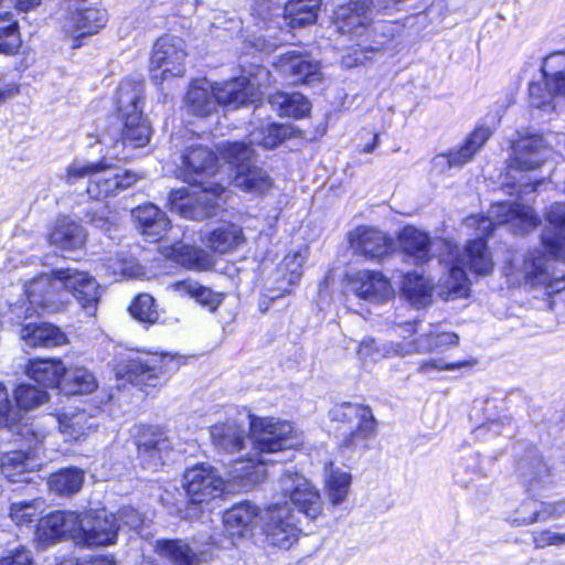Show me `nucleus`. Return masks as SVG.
I'll list each match as a JSON object with an SVG mask.
<instances>
[{
	"label": "nucleus",
	"mask_w": 565,
	"mask_h": 565,
	"mask_svg": "<svg viewBox=\"0 0 565 565\" xmlns=\"http://www.w3.org/2000/svg\"><path fill=\"white\" fill-rule=\"evenodd\" d=\"M252 451L247 458L233 462L232 480L242 489H249L266 478L268 463L281 462L285 450L295 449L301 437L291 423L270 417H253L249 423Z\"/></svg>",
	"instance_id": "f257e3e1"
},
{
	"label": "nucleus",
	"mask_w": 565,
	"mask_h": 565,
	"mask_svg": "<svg viewBox=\"0 0 565 565\" xmlns=\"http://www.w3.org/2000/svg\"><path fill=\"white\" fill-rule=\"evenodd\" d=\"M510 225L516 233L523 234L539 224L534 210L524 204L497 202L490 206L487 216L471 215L463 222V227L475 230L476 238L467 243L463 253L458 249L461 266L480 276L489 275L494 267L492 254L484 238H488L497 225Z\"/></svg>",
	"instance_id": "f03ea898"
},
{
	"label": "nucleus",
	"mask_w": 565,
	"mask_h": 565,
	"mask_svg": "<svg viewBox=\"0 0 565 565\" xmlns=\"http://www.w3.org/2000/svg\"><path fill=\"white\" fill-rule=\"evenodd\" d=\"M257 87L250 78L238 77L222 85H213L207 79H196L185 96L189 110L195 116H209L218 105L227 108H238L254 102Z\"/></svg>",
	"instance_id": "7ed1b4c3"
},
{
	"label": "nucleus",
	"mask_w": 565,
	"mask_h": 565,
	"mask_svg": "<svg viewBox=\"0 0 565 565\" xmlns=\"http://www.w3.org/2000/svg\"><path fill=\"white\" fill-rule=\"evenodd\" d=\"M507 277L513 284H527L543 288L550 297V308L565 316V276L554 278L547 268V258L541 250H533L522 258L514 256L504 268Z\"/></svg>",
	"instance_id": "20e7f679"
},
{
	"label": "nucleus",
	"mask_w": 565,
	"mask_h": 565,
	"mask_svg": "<svg viewBox=\"0 0 565 565\" xmlns=\"http://www.w3.org/2000/svg\"><path fill=\"white\" fill-rule=\"evenodd\" d=\"M83 178L89 179L87 185L88 195L92 199L100 200L110 195H117L135 184L139 177L118 167L108 166L103 161L96 163L85 161L72 162L66 169V182L74 184Z\"/></svg>",
	"instance_id": "39448f33"
},
{
	"label": "nucleus",
	"mask_w": 565,
	"mask_h": 565,
	"mask_svg": "<svg viewBox=\"0 0 565 565\" xmlns=\"http://www.w3.org/2000/svg\"><path fill=\"white\" fill-rule=\"evenodd\" d=\"M143 84L122 81L117 90V108L122 120L121 141L132 148L145 147L151 136V127L142 115Z\"/></svg>",
	"instance_id": "423d86ee"
},
{
	"label": "nucleus",
	"mask_w": 565,
	"mask_h": 565,
	"mask_svg": "<svg viewBox=\"0 0 565 565\" xmlns=\"http://www.w3.org/2000/svg\"><path fill=\"white\" fill-rule=\"evenodd\" d=\"M231 191L221 184L200 185L198 190L189 188L171 191L169 207L180 216L193 221H203L215 216L223 210L230 199Z\"/></svg>",
	"instance_id": "0eeeda50"
},
{
	"label": "nucleus",
	"mask_w": 565,
	"mask_h": 565,
	"mask_svg": "<svg viewBox=\"0 0 565 565\" xmlns=\"http://www.w3.org/2000/svg\"><path fill=\"white\" fill-rule=\"evenodd\" d=\"M222 160L235 169L233 184L249 193L264 194L273 188V180L262 168L250 164L254 150L245 142H227L220 148Z\"/></svg>",
	"instance_id": "6e6552de"
},
{
	"label": "nucleus",
	"mask_w": 565,
	"mask_h": 565,
	"mask_svg": "<svg viewBox=\"0 0 565 565\" xmlns=\"http://www.w3.org/2000/svg\"><path fill=\"white\" fill-rule=\"evenodd\" d=\"M178 362L170 354H129L119 359L114 367L117 377L125 379L136 386L154 387L161 375L174 372Z\"/></svg>",
	"instance_id": "1a4fd4ad"
},
{
	"label": "nucleus",
	"mask_w": 565,
	"mask_h": 565,
	"mask_svg": "<svg viewBox=\"0 0 565 565\" xmlns=\"http://www.w3.org/2000/svg\"><path fill=\"white\" fill-rule=\"evenodd\" d=\"M26 303L13 305L12 312L20 318V311H24L25 318L34 313H54L66 308L68 300L66 292L62 290L60 278H56L54 270L51 274H42L31 279L24 286Z\"/></svg>",
	"instance_id": "9d476101"
},
{
	"label": "nucleus",
	"mask_w": 565,
	"mask_h": 565,
	"mask_svg": "<svg viewBox=\"0 0 565 565\" xmlns=\"http://www.w3.org/2000/svg\"><path fill=\"white\" fill-rule=\"evenodd\" d=\"M385 7L379 0H350L348 3L339 4L333 12V23L339 33L349 35L358 43L362 42L365 34H369L372 22L373 10H386L398 2L386 0Z\"/></svg>",
	"instance_id": "9b49d317"
},
{
	"label": "nucleus",
	"mask_w": 565,
	"mask_h": 565,
	"mask_svg": "<svg viewBox=\"0 0 565 565\" xmlns=\"http://www.w3.org/2000/svg\"><path fill=\"white\" fill-rule=\"evenodd\" d=\"M515 473L532 498L542 495L557 484L554 466L536 448L529 449L518 461Z\"/></svg>",
	"instance_id": "f8f14e48"
},
{
	"label": "nucleus",
	"mask_w": 565,
	"mask_h": 565,
	"mask_svg": "<svg viewBox=\"0 0 565 565\" xmlns=\"http://www.w3.org/2000/svg\"><path fill=\"white\" fill-rule=\"evenodd\" d=\"M260 523L267 542L273 546L290 548L300 534V520L288 503L266 509L260 514Z\"/></svg>",
	"instance_id": "ddd939ff"
},
{
	"label": "nucleus",
	"mask_w": 565,
	"mask_h": 565,
	"mask_svg": "<svg viewBox=\"0 0 565 565\" xmlns=\"http://www.w3.org/2000/svg\"><path fill=\"white\" fill-rule=\"evenodd\" d=\"M278 488L298 514L313 521L322 513L320 492L305 476L287 470L279 478Z\"/></svg>",
	"instance_id": "4468645a"
},
{
	"label": "nucleus",
	"mask_w": 565,
	"mask_h": 565,
	"mask_svg": "<svg viewBox=\"0 0 565 565\" xmlns=\"http://www.w3.org/2000/svg\"><path fill=\"white\" fill-rule=\"evenodd\" d=\"M416 320H394L391 330L394 334L401 335L406 340L412 337L417 328ZM358 359L364 364H374L383 359L409 355L406 341H387L379 343L374 338L365 337L356 348Z\"/></svg>",
	"instance_id": "2eb2a0df"
},
{
	"label": "nucleus",
	"mask_w": 565,
	"mask_h": 565,
	"mask_svg": "<svg viewBox=\"0 0 565 565\" xmlns=\"http://www.w3.org/2000/svg\"><path fill=\"white\" fill-rule=\"evenodd\" d=\"M330 418L350 429L344 438L347 447H365V443L375 434L376 422L372 411L361 404L343 403L329 412Z\"/></svg>",
	"instance_id": "dca6fc26"
},
{
	"label": "nucleus",
	"mask_w": 565,
	"mask_h": 565,
	"mask_svg": "<svg viewBox=\"0 0 565 565\" xmlns=\"http://www.w3.org/2000/svg\"><path fill=\"white\" fill-rule=\"evenodd\" d=\"M186 52L182 39L164 35L157 40L150 57L152 79L158 83L168 77L183 76Z\"/></svg>",
	"instance_id": "f3484780"
},
{
	"label": "nucleus",
	"mask_w": 565,
	"mask_h": 565,
	"mask_svg": "<svg viewBox=\"0 0 565 565\" xmlns=\"http://www.w3.org/2000/svg\"><path fill=\"white\" fill-rule=\"evenodd\" d=\"M54 275L60 278V285L66 292L67 300L71 294L88 315H95L104 292V288L95 277L75 268L55 269Z\"/></svg>",
	"instance_id": "a211bd4d"
},
{
	"label": "nucleus",
	"mask_w": 565,
	"mask_h": 565,
	"mask_svg": "<svg viewBox=\"0 0 565 565\" xmlns=\"http://www.w3.org/2000/svg\"><path fill=\"white\" fill-rule=\"evenodd\" d=\"M443 252L439 263L445 264L446 273L439 278L437 292L445 300L467 298L469 296V279L458 258V246L450 239H441Z\"/></svg>",
	"instance_id": "6ab92c4d"
},
{
	"label": "nucleus",
	"mask_w": 565,
	"mask_h": 565,
	"mask_svg": "<svg viewBox=\"0 0 565 565\" xmlns=\"http://www.w3.org/2000/svg\"><path fill=\"white\" fill-rule=\"evenodd\" d=\"M138 459L143 468L158 470L166 463L172 444L164 431L154 426L138 425L134 431Z\"/></svg>",
	"instance_id": "aec40b11"
},
{
	"label": "nucleus",
	"mask_w": 565,
	"mask_h": 565,
	"mask_svg": "<svg viewBox=\"0 0 565 565\" xmlns=\"http://www.w3.org/2000/svg\"><path fill=\"white\" fill-rule=\"evenodd\" d=\"M551 154V149L539 135L520 137L512 145V156L508 161L507 175L516 179V174L540 168Z\"/></svg>",
	"instance_id": "412c9836"
},
{
	"label": "nucleus",
	"mask_w": 565,
	"mask_h": 565,
	"mask_svg": "<svg viewBox=\"0 0 565 565\" xmlns=\"http://www.w3.org/2000/svg\"><path fill=\"white\" fill-rule=\"evenodd\" d=\"M403 30V25L398 22L372 21L369 34H365L362 42L358 43V47L352 50V53H348L342 57V64L349 68L363 64L369 60L367 53L381 51L391 41L399 36Z\"/></svg>",
	"instance_id": "4be33fe9"
},
{
	"label": "nucleus",
	"mask_w": 565,
	"mask_h": 565,
	"mask_svg": "<svg viewBox=\"0 0 565 565\" xmlns=\"http://www.w3.org/2000/svg\"><path fill=\"white\" fill-rule=\"evenodd\" d=\"M183 488L192 503L201 504L221 497L225 482L213 467L202 463L185 470Z\"/></svg>",
	"instance_id": "5701e85b"
},
{
	"label": "nucleus",
	"mask_w": 565,
	"mask_h": 565,
	"mask_svg": "<svg viewBox=\"0 0 565 565\" xmlns=\"http://www.w3.org/2000/svg\"><path fill=\"white\" fill-rule=\"evenodd\" d=\"M118 519L106 509L84 512L82 546H106L116 543L119 531Z\"/></svg>",
	"instance_id": "b1692460"
},
{
	"label": "nucleus",
	"mask_w": 565,
	"mask_h": 565,
	"mask_svg": "<svg viewBox=\"0 0 565 565\" xmlns=\"http://www.w3.org/2000/svg\"><path fill=\"white\" fill-rule=\"evenodd\" d=\"M492 135V130L484 125L477 126L467 137L465 143L448 153H440L433 158L436 169L444 171L451 168H460L468 163L475 154L484 146Z\"/></svg>",
	"instance_id": "393cba45"
},
{
	"label": "nucleus",
	"mask_w": 565,
	"mask_h": 565,
	"mask_svg": "<svg viewBox=\"0 0 565 565\" xmlns=\"http://www.w3.org/2000/svg\"><path fill=\"white\" fill-rule=\"evenodd\" d=\"M217 157L207 147L192 145L186 148L181 157V178L189 184H203V177L213 174L217 162Z\"/></svg>",
	"instance_id": "a878e982"
},
{
	"label": "nucleus",
	"mask_w": 565,
	"mask_h": 565,
	"mask_svg": "<svg viewBox=\"0 0 565 565\" xmlns=\"http://www.w3.org/2000/svg\"><path fill=\"white\" fill-rule=\"evenodd\" d=\"M350 245L355 254L369 259H381L394 248L393 239L376 227L359 226L350 233Z\"/></svg>",
	"instance_id": "bb28decb"
},
{
	"label": "nucleus",
	"mask_w": 565,
	"mask_h": 565,
	"mask_svg": "<svg viewBox=\"0 0 565 565\" xmlns=\"http://www.w3.org/2000/svg\"><path fill=\"white\" fill-rule=\"evenodd\" d=\"M348 282L353 294L371 302H382L394 295L388 279L380 271L359 270L348 277Z\"/></svg>",
	"instance_id": "cd10ccee"
},
{
	"label": "nucleus",
	"mask_w": 565,
	"mask_h": 565,
	"mask_svg": "<svg viewBox=\"0 0 565 565\" xmlns=\"http://www.w3.org/2000/svg\"><path fill=\"white\" fill-rule=\"evenodd\" d=\"M107 19L105 9L77 8L68 12L63 28L74 39L73 46H81V43H77L78 39L99 32L105 26Z\"/></svg>",
	"instance_id": "c85d7f7f"
},
{
	"label": "nucleus",
	"mask_w": 565,
	"mask_h": 565,
	"mask_svg": "<svg viewBox=\"0 0 565 565\" xmlns=\"http://www.w3.org/2000/svg\"><path fill=\"white\" fill-rule=\"evenodd\" d=\"M278 67L292 84L312 85L321 81L319 64L309 56L295 51L281 54Z\"/></svg>",
	"instance_id": "c756f323"
},
{
	"label": "nucleus",
	"mask_w": 565,
	"mask_h": 565,
	"mask_svg": "<svg viewBox=\"0 0 565 565\" xmlns=\"http://www.w3.org/2000/svg\"><path fill=\"white\" fill-rule=\"evenodd\" d=\"M66 441H78L86 438L97 428V422L93 414L86 409L68 408L54 416V424Z\"/></svg>",
	"instance_id": "7c9ffc66"
},
{
	"label": "nucleus",
	"mask_w": 565,
	"mask_h": 565,
	"mask_svg": "<svg viewBox=\"0 0 565 565\" xmlns=\"http://www.w3.org/2000/svg\"><path fill=\"white\" fill-rule=\"evenodd\" d=\"M307 259V248L287 254L277 269V286L268 288L266 297L274 300L290 292V288L298 284L302 276V266Z\"/></svg>",
	"instance_id": "2f4dec72"
},
{
	"label": "nucleus",
	"mask_w": 565,
	"mask_h": 565,
	"mask_svg": "<svg viewBox=\"0 0 565 565\" xmlns=\"http://www.w3.org/2000/svg\"><path fill=\"white\" fill-rule=\"evenodd\" d=\"M550 228L542 234V242L547 253L565 260V204L555 203L547 212Z\"/></svg>",
	"instance_id": "473e14b6"
},
{
	"label": "nucleus",
	"mask_w": 565,
	"mask_h": 565,
	"mask_svg": "<svg viewBox=\"0 0 565 565\" xmlns=\"http://www.w3.org/2000/svg\"><path fill=\"white\" fill-rule=\"evenodd\" d=\"M397 241L402 252L415 265H422L430 260L431 238L427 232L407 225L398 233Z\"/></svg>",
	"instance_id": "72a5a7b5"
},
{
	"label": "nucleus",
	"mask_w": 565,
	"mask_h": 565,
	"mask_svg": "<svg viewBox=\"0 0 565 565\" xmlns=\"http://www.w3.org/2000/svg\"><path fill=\"white\" fill-rule=\"evenodd\" d=\"M20 339L30 348H55L67 343L65 333L50 323H25L19 329Z\"/></svg>",
	"instance_id": "f704fd0d"
},
{
	"label": "nucleus",
	"mask_w": 565,
	"mask_h": 565,
	"mask_svg": "<svg viewBox=\"0 0 565 565\" xmlns=\"http://www.w3.org/2000/svg\"><path fill=\"white\" fill-rule=\"evenodd\" d=\"M260 514L259 509L248 501L236 504L223 516L224 531L235 543L236 539L245 535Z\"/></svg>",
	"instance_id": "c9c22d12"
},
{
	"label": "nucleus",
	"mask_w": 565,
	"mask_h": 565,
	"mask_svg": "<svg viewBox=\"0 0 565 565\" xmlns=\"http://www.w3.org/2000/svg\"><path fill=\"white\" fill-rule=\"evenodd\" d=\"M40 467L35 454L23 450L8 451L2 455L0 468L10 482H28V475Z\"/></svg>",
	"instance_id": "e433bc0d"
},
{
	"label": "nucleus",
	"mask_w": 565,
	"mask_h": 565,
	"mask_svg": "<svg viewBox=\"0 0 565 565\" xmlns=\"http://www.w3.org/2000/svg\"><path fill=\"white\" fill-rule=\"evenodd\" d=\"M131 214L142 235L152 241L160 239L170 226L166 213L151 203L134 209Z\"/></svg>",
	"instance_id": "4c0bfd02"
},
{
	"label": "nucleus",
	"mask_w": 565,
	"mask_h": 565,
	"mask_svg": "<svg viewBox=\"0 0 565 565\" xmlns=\"http://www.w3.org/2000/svg\"><path fill=\"white\" fill-rule=\"evenodd\" d=\"M51 245L62 252L82 249L86 242V233L82 225L68 218L57 220L49 235Z\"/></svg>",
	"instance_id": "58836bf2"
},
{
	"label": "nucleus",
	"mask_w": 565,
	"mask_h": 565,
	"mask_svg": "<svg viewBox=\"0 0 565 565\" xmlns=\"http://www.w3.org/2000/svg\"><path fill=\"white\" fill-rule=\"evenodd\" d=\"M210 434L213 445L220 451L232 454L244 447L245 428L235 420L213 425Z\"/></svg>",
	"instance_id": "ea45409f"
},
{
	"label": "nucleus",
	"mask_w": 565,
	"mask_h": 565,
	"mask_svg": "<svg viewBox=\"0 0 565 565\" xmlns=\"http://www.w3.org/2000/svg\"><path fill=\"white\" fill-rule=\"evenodd\" d=\"M65 366L61 360L35 359L29 362L26 374L44 387H62Z\"/></svg>",
	"instance_id": "a19ab883"
},
{
	"label": "nucleus",
	"mask_w": 565,
	"mask_h": 565,
	"mask_svg": "<svg viewBox=\"0 0 565 565\" xmlns=\"http://www.w3.org/2000/svg\"><path fill=\"white\" fill-rule=\"evenodd\" d=\"M352 476L349 471L329 462L324 467V489L333 505L343 503L350 492Z\"/></svg>",
	"instance_id": "79ce46f5"
},
{
	"label": "nucleus",
	"mask_w": 565,
	"mask_h": 565,
	"mask_svg": "<svg viewBox=\"0 0 565 565\" xmlns=\"http://www.w3.org/2000/svg\"><path fill=\"white\" fill-rule=\"evenodd\" d=\"M167 257L191 270H207L214 266V259L207 252L189 245L169 247Z\"/></svg>",
	"instance_id": "37998d69"
},
{
	"label": "nucleus",
	"mask_w": 565,
	"mask_h": 565,
	"mask_svg": "<svg viewBox=\"0 0 565 565\" xmlns=\"http://www.w3.org/2000/svg\"><path fill=\"white\" fill-rule=\"evenodd\" d=\"M486 477L478 452L470 451L459 457L452 465V480L461 488L467 489Z\"/></svg>",
	"instance_id": "c03bdc74"
},
{
	"label": "nucleus",
	"mask_w": 565,
	"mask_h": 565,
	"mask_svg": "<svg viewBox=\"0 0 565 565\" xmlns=\"http://www.w3.org/2000/svg\"><path fill=\"white\" fill-rule=\"evenodd\" d=\"M169 288L181 296L193 298L201 306L209 308L210 311H215L224 299L223 294L215 292L192 279L175 281Z\"/></svg>",
	"instance_id": "a18cd8bd"
},
{
	"label": "nucleus",
	"mask_w": 565,
	"mask_h": 565,
	"mask_svg": "<svg viewBox=\"0 0 565 565\" xmlns=\"http://www.w3.org/2000/svg\"><path fill=\"white\" fill-rule=\"evenodd\" d=\"M154 548L173 565H201L198 554L182 540H158Z\"/></svg>",
	"instance_id": "49530a36"
},
{
	"label": "nucleus",
	"mask_w": 565,
	"mask_h": 565,
	"mask_svg": "<svg viewBox=\"0 0 565 565\" xmlns=\"http://www.w3.org/2000/svg\"><path fill=\"white\" fill-rule=\"evenodd\" d=\"M97 388V381L87 369L74 366L66 369L61 390L68 395L89 394Z\"/></svg>",
	"instance_id": "de8ad7c7"
},
{
	"label": "nucleus",
	"mask_w": 565,
	"mask_h": 565,
	"mask_svg": "<svg viewBox=\"0 0 565 565\" xmlns=\"http://www.w3.org/2000/svg\"><path fill=\"white\" fill-rule=\"evenodd\" d=\"M320 0H289L285 4V17L291 28H301L316 22Z\"/></svg>",
	"instance_id": "09e8293b"
},
{
	"label": "nucleus",
	"mask_w": 565,
	"mask_h": 565,
	"mask_svg": "<svg viewBox=\"0 0 565 565\" xmlns=\"http://www.w3.org/2000/svg\"><path fill=\"white\" fill-rule=\"evenodd\" d=\"M85 473L78 468H66L49 478V488L58 495H72L78 492L84 483Z\"/></svg>",
	"instance_id": "8fccbe9b"
},
{
	"label": "nucleus",
	"mask_w": 565,
	"mask_h": 565,
	"mask_svg": "<svg viewBox=\"0 0 565 565\" xmlns=\"http://www.w3.org/2000/svg\"><path fill=\"white\" fill-rule=\"evenodd\" d=\"M434 285L417 273H408L402 281V291L415 306H426L431 298Z\"/></svg>",
	"instance_id": "3c124183"
},
{
	"label": "nucleus",
	"mask_w": 565,
	"mask_h": 565,
	"mask_svg": "<svg viewBox=\"0 0 565 565\" xmlns=\"http://www.w3.org/2000/svg\"><path fill=\"white\" fill-rule=\"evenodd\" d=\"M54 424V416L50 415L45 418L34 419L31 423L23 424L18 427V436L20 441L28 445L30 452L35 451L51 431Z\"/></svg>",
	"instance_id": "603ef678"
},
{
	"label": "nucleus",
	"mask_w": 565,
	"mask_h": 565,
	"mask_svg": "<svg viewBox=\"0 0 565 565\" xmlns=\"http://www.w3.org/2000/svg\"><path fill=\"white\" fill-rule=\"evenodd\" d=\"M406 342L409 354L429 353L444 347H456L459 343V337L454 332H430Z\"/></svg>",
	"instance_id": "864d4df0"
},
{
	"label": "nucleus",
	"mask_w": 565,
	"mask_h": 565,
	"mask_svg": "<svg viewBox=\"0 0 565 565\" xmlns=\"http://www.w3.org/2000/svg\"><path fill=\"white\" fill-rule=\"evenodd\" d=\"M99 270L105 278L116 281L120 278L137 276L139 274V266L135 259L117 253L105 258Z\"/></svg>",
	"instance_id": "5fc2aeb1"
},
{
	"label": "nucleus",
	"mask_w": 565,
	"mask_h": 565,
	"mask_svg": "<svg viewBox=\"0 0 565 565\" xmlns=\"http://www.w3.org/2000/svg\"><path fill=\"white\" fill-rule=\"evenodd\" d=\"M288 136V129L278 124L262 125L249 132L248 147L257 145L264 149H273Z\"/></svg>",
	"instance_id": "6e6d98bb"
},
{
	"label": "nucleus",
	"mask_w": 565,
	"mask_h": 565,
	"mask_svg": "<svg viewBox=\"0 0 565 565\" xmlns=\"http://www.w3.org/2000/svg\"><path fill=\"white\" fill-rule=\"evenodd\" d=\"M270 103L278 105L281 115L302 118L309 114L311 105L310 102L300 93H277L271 97Z\"/></svg>",
	"instance_id": "4d7b16f0"
},
{
	"label": "nucleus",
	"mask_w": 565,
	"mask_h": 565,
	"mask_svg": "<svg viewBox=\"0 0 565 565\" xmlns=\"http://www.w3.org/2000/svg\"><path fill=\"white\" fill-rule=\"evenodd\" d=\"M49 401V394L45 390L31 384H20L14 390V406L18 408V423L20 422L21 411H32L40 407Z\"/></svg>",
	"instance_id": "13d9d810"
},
{
	"label": "nucleus",
	"mask_w": 565,
	"mask_h": 565,
	"mask_svg": "<svg viewBox=\"0 0 565 565\" xmlns=\"http://www.w3.org/2000/svg\"><path fill=\"white\" fill-rule=\"evenodd\" d=\"M44 503L41 498L12 502L9 515L17 525H28L41 519Z\"/></svg>",
	"instance_id": "bf43d9fd"
},
{
	"label": "nucleus",
	"mask_w": 565,
	"mask_h": 565,
	"mask_svg": "<svg viewBox=\"0 0 565 565\" xmlns=\"http://www.w3.org/2000/svg\"><path fill=\"white\" fill-rule=\"evenodd\" d=\"M542 73L554 92L565 93V52H554L543 61Z\"/></svg>",
	"instance_id": "052dcab7"
},
{
	"label": "nucleus",
	"mask_w": 565,
	"mask_h": 565,
	"mask_svg": "<svg viewBox=\"0 0 565 565\" xmlns=\"http://www.w3.org/2000/svg\"><path fill=\"white\" fill-rule=\"evenodd\" d=\"M243 241L242 230L236 225H223L213 231L209 237L210 247L220 254H225L238 246Z\"/></svg>",
	"instance_id": "680f3d73"
},
{
	"label": "nucleus",
	"mask_w": 565,
	"mask_h": 565,
	"mask_svg": "<svg viewBox=\"0 0 565 565\" xmlns=\"http://www.w3.org/2000/svg\"><path fill=\"white\" fill-rule=\"evenodd\" d=\"M18 23L10 12L0 14V52L12 54L20 47Z\"/></svg>",
	"instance_id": "e2e57ef3"
},
{
	"label": "nucleus",
	"mask_w": 565,
	"mask_h": 565,
	"mask_svg": "<svg viewBox=\"0 0 565 565\" xmlns=\"http://www.w3.org/2000/svg\"><path fill=\"white\" fill-rule=\"evenodd\" d=\"M61 522L62 539H70L76 545L82 546L84 512L58 511Z\"/></svg>",
	"instance_id": "0e129e2a"
},
{
	"label": "nucleus",
	"mask_w": 565,
	"mask_h": 565,
	"mask_svg": "<svg viewBox=\"0 0 565 565\" xmlns=\"http://www.w3.org/2000/svg\"><path fill=\"white\" fill-rule=\"evenodd\" d=\"M129 312L139 322L148 324L154 323L159 318L154 299L148 294L138 295L130 305Z\"/></svg>",
	"instance_id": "69168bd1"
},
{
	"label": "nucleus",
	"mask_w": 565,
	"mask_h": 565,
	"mask_svg": "<svg viewBox=\"0 0 565 565\" xmlns=\"http://www.w3.org/2000/svg\"><path fill=\"white\" fill-rule=\"evenodd\" d=\"M60 512L55 511L39 520L36 537L43 544H52L62 540Z\"/></svg>",
	"instance_id": "338daca9"
},
{
	"label": "nucleus",
	"mask_w": 565,
	"mask_h": 565,
	"mask_svg": "<svg viewBox=\"0 0 565 565\" xmlns=\"http://www.w3.org/2000/svg\"><path fill=\"white\" fill-rule=\"evenodd\" d=\"M542 515L541 504L534 499L524 500L509 516V522L514 526H527L540 520Z\"/></svg>",
	"instance_id": "774afa93"
}]
</instances>
